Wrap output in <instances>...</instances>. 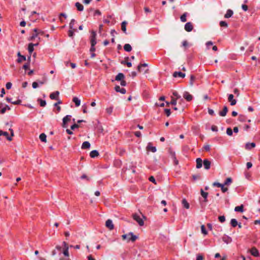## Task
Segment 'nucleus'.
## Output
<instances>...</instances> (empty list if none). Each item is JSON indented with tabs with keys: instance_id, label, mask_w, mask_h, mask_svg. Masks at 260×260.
Here are the masks:
<instances>
[{
	"instance_id": "1",
	"label": "nucleus",
	"mask_w": 260,
	"mask_h": 260,
	"mask_svg": "<svg viewBox=\"0 0 260 260\" xmlns=\"http://www.w3.org/2000/svg\"><path fill=\"white\" fill-rule=\"evenodd\" d=\"M121 237L123 240H126L127 242H128L130 241L134 242L138 239V237L134 235L132 232H130L128 234L123 235Z\"/></svg>"
},
{
	"instance_id": "2",
	"label": "nucleus",
	"mask_w": 260,
	"mask_h": 260,
	"mask_svg": "<svg viewBox=\"0 0 260 260\" xmlns=\"http://www.w3.org/2000/svg\"><path fill=\"white\" fill-rule=\"evenodd\" d=\"M133 217L135 220H136L139 225L143 226L144 225V221L142 218L137 214L133 215Z\"/></svg>"
},
{
	"instance_id": "3",
	"label": "nucleus",
	"mask_w": 260,
	"mask_h": 260,
	"mask_svg": "<svg viewBox=\"0 0 260 260\" xmlns=\"http://www.w3.org/2000/svg\"><path fill=\"white\" fill-rule=\"evenodd\" d=\"M96 32L94 31H92L91 32V46H95L96 44Z\"/></svg>"
},
{
	"instance_id": "4",
	"label": "nucleus",
	"mask_w": 260,
	"mask_h": 260,
	"mask_svg": "<svg viewBox=\"0 0 260 260\" xmlns=\"http://www.w3.org/2000/svg\"><path fill=\"white\" fill-rule=\"evenodd\" d=\"M228 101L230 103L231 106H234L237 103V101L234 99V95L232 94H229Z\"/></svg>"
},
{
	"instance_id": "5",
	"label": "nucleus",
	"mask_w": 260,
	"mask_h": 260,
	"mask_svg": "<svg viewBox=\"0 0 260 260\" xmlns=\"http://www.w3.org/2000/svg\"><path fill=\"white\" fill-rule=\"evenodd\" d=\"M106 226L110 230H112L114 229V224L112 220L109 219L106 221Z\"/></svg>"
},
{
	"instance_id": "6",
	"label": "nucleus",
	"mask_w": 260,
	"mask_h": 260,
	"mask_svg": "<svg viewBox=\"0 0 260 260\" xmlns=\"http://www.w3.org/2000/svg\"><path fill=\"white\" fill-rule=\"evenodd\" d=\"M71 118V115H67L64 117H63L62 119V126L63 127H67L66 123L70 121Z\"/></svg>"
},
{
	"instance_id": "7",
	"label": "nucleus",
	"mask_w": 260,
	"mask_h": 260,
	"mask_svg": "<svg viewBox=\"0 0 260 260\" xmlns=\"http://www.w3.org/2000/svg\"><path fill=\"white\" fill-rule=\"evenodd\" d=\"M184 29L188 32L191 31L193 29V26L191 22H187L185 24Z\"/></svg>"
},
{
	"instance_id": "8",
	"label": "nucleus",
	"mask_w": 260,
	"mask_h": 260,
	"mask_svg": "<svg viewBox=\"0 0 260 260\" xmlns=\"http://www.w3.org/2000/svg\"><path fill=\"white\" fill-rule=\"evenodd\" d=\"M183 98L186 100L187 101H190L192 99V96L189 93V92L185 91L184 92L183 94Z\"/></svg>"
},
{
	"instance_id": "9",
	"label": "nucleus",
	"mask_w": 260,
	"mask_h": 260,
	"mask_svg": "<svg viewBox=\"0 0 260 260\" xmlns=\"http://www.w3.org/2000/svg\"><path fill=\"white\" fill-rule=\"evenodd\" d=\"M59 94V92L58 91H56L54 92H52L50 94V98L52 100H57L58 99V96Z\"/></svg>"
},
{
	"instance_id": "10",
	"label": "nucleus",
	"mask_w": 260,
	"mask_h": 260,
	"mask_svg": "<svg viewBox=\"0 0 260 260\" xmlns=\"http://www.w3.org/2000/svg\"><path fill=\"white\" fill-rule=\"evenodd\" d=\"M228 112V107L226 106H224L223 107L222 111H220L219 113V114L220 116L224 117L226 116Z\"/></svg>"
},
{
	"instance_id": "11",
	"label": "nucleus",
	"mask_w": 260,
	"mask_h": 260,
	"mask_svg": "<svg viewBox=\"0 0 260 260\" xmlns=\"http://www.w3.org/2000/svg\"><path fill=\"white\" fill-rule=\"evenodd\" d=\"M115 90L117 92H120L122 94H125L126 93V90L125 89L123 88H120V87L118 85H116L115 87Z\"/></svg>"
},
{
	"instance_id": "12",
	"label": "nucleus",
	"mask_w": 260,
	"mask_h": 260,
	"mask_svg": "<svg viewBox=\"0 0 260 260\" xmlns=\"http://www.w3.org/2000/svg\"><path fill=\"white\" fill-rule=\"evenodd\" d=\"M173 76L174 77H179L182 78H183L185 77V74L183 73L180 72H174V73L173 74Z\"/></svg>"
},
{
	"instance_id": "13",
	"label": "nucleus",
	"mask_w": 260,
	"mask_h": 260,
	"mask_svg": "<svg viewBox=\"0 0 260 260\" xmlns=\"http://www.w3.org/2000/svg\"><path fill=\"white\" fill-rule=\"evenodd\" d=\"M203 165L205 169L206 170H208L210 168L211 162L209 160L206 159L203 161Z\"/></svg>"
},
{
	"instance_id": "14",
	"label": "nucleus",
	"mask_w": 260,
	"mask_h": 260,
	"mask_svg": "<svg viewBox=\"0 0 260 260\" xmlns=\"http://www.w3.org/2000/svg\"><path fill=\"white\" fill-rule=\"evenodd\" d=\"M251 254L254 256H258L259 255L258 251L255 247H252L250 250Z\"/></svg>"
},
{
	"instance_id": "15",
	"label": "nucleus",
	"mask_w": 260,
	"mask_h": 260,
	"mask_svg": "<svg viewBox=\"0 0 260 260\" xmlns=\"http://www.w3.org/2000/svg\"><path fill=\"white\" fill-rule=\"evenodd\" d=\"M2 135L5 136L7 138V139L8 140H9L10 141H12V139L11 137L9 136V134L7 132L0 131V136H2Z\"/></svg>"
},
{
	"instance_id": "16",
	"label": "nucleus",
	"mask_w": 260,
	"mask_h": 260,
	"mask_svg": "<svg viewBox=\"0 0 260 260\" xmlns=\"http://www.w3.org/2000/svg\"><path fill=\"white\" fill-rule=\"evenodd\" d=\"M124 75L123 73H118L116 76L115 77V80L116 81H120V80H122L123 79H124Z\"/></svg>"
},
{
	"instance_id": "17",
	"label": "nucleus",
	"mask_w": 260,
	"mask_h": 260,
	"mask_svg": "<svg viewBox=\"0 0 260 260\" xmlns=\"http://www.w3.org/2000/svg\"><path fill=\"white\" fill-rule=\"evenodd\" d=\"M222 240L226 244H229L232 242V238L228 236L224 235L222 237Z\"/></svg>"
},
{
	"instance_id": "18",
	"label": "nucleus",
	"mask_w": 260,
	"mask_h": 260,
	"mask_svg": "<svg viewBox=\"0 0 260 260\" xmlns=\"http://www.w3.org/2000/svg\"><path fill=\"white\" fill-rule=\"evenodd\" d=\"M38 44H34L32 43H30L28 45V51L29 52V53H30V54H31V53L33 52L34 49V46H37L38 45Z\"/></svg>"
},
{
	"instance_id": "19",
	"label": "nucleus",
	"mask_w": 260,
	"mask_h": 260,
	"mask_svg": "<svg viewBox=\"0 0 260 260\" xmlns=\"http://www.w3.org/2000/svg\"><path fill=\"white\" fill-rule=\"evenodd\" d=\"M255 147V144L254 143H247L245 145V148L248 150H250Z\"/></svg>"
},
{
	"instance_id": "20",
	"label": "nucleus",
	"mask_w": 260,
	"mask_h": 260,
	"mask_svg": "<svg viewBox=\"0 0 260 260\" xmlns=\"http://www.w3.org/2000/svg\"><path fill=\"white\" fill-rule=\"evenodd\" d=\"M197 166L196 167L198 169H200L202 167L203 161L201 158H198L196 159Z\"/></svg>"
},
{
	"instance_id": "21",
	"label": "nucleus",
	"mask_w": 260,
	"mask_h": 260,
	"mask_svg": "<svg viewBox=\"0 0 260 260\" xmlns=\"http://www.w3.org/2000/svg\"><path fill=\"white\" fill-rule=\"evenodd\" d=\"M17 55L19 56V58L17 59V62L20 63L22 61H24L26 60V57L25 56L21 55L20 52H19L17 54Z\"/></svg>"
},
{
	"instance_id": "22",
	"label": "nucleus",
	"mask_w": 260,
	"mask_h": 260,
	"mask_svg": "<svg viewBox=\"0 0 260 260\" xmlns=\"http://www.w3.org/2000/svg\"><path fill=\"white\" fill-rule=\"evenodd\" d=\"M90 147V144L88 141H85L82 143V149H89Z\"/></svg>"
},
{
	"instance_id": "23",
	"label": "nucleus",
	"mask_w": 260,
	"mask_h": 260,
	"mask_svg": "<svg viewBox=\"0 0 260 260\" xmlns=\"http://www.w3.org/2000/svg\"><path fill=\"white\" fill-rule=\"evenodd\" d=\"M182 204L185 208L187 209L189 208V204L187 202V200L185 199H183L182 200Z\"/></svg>"
},
{
	"instance_id": "24",
	"label": "nucleus",
	"mask_w": 260,
	"mask_h": 260,
	"mask_svg": "<svg viewBox=\"0 0 260 260\" xmlns=\"http://www.w3.org/2000/svg\"><path fill=\"white\" fill-rule=\"evenodd\" d=\"M127 24V22L126 21H124L121 23V30L123 31V32L125 34H126V26Z\"/></svg>"
},
{
	"instance_id": "25",
	"label": "nucleus",
	"mask_w": 260,
	"mask_h": 260,
	"mask_svg": "<svg viewBox=\"0 0 260 260\" xmlns=\"http://www.w3.org/2000/svg\"><path fill=\"white\" fill-rule=\"evenodd\" d=\"M201 194L202 196L204 199V202H207V197H208V193L207 192L204 191L202 189H201Z\"/></svg>"
},
{
	"instance_id": "26",
	"label": "nucleus",
	"mask_w": 260,
	"mask_h": 260,
	"mask_svg": "<svg viewBox=\"0 0 260 260\" xmlns=\"http://www.w3.org/2000/svg\"><path fill=\"white\" fill-rule=\"evenodd\" d=\"M99 153L98 151L94 150H92L90 152V156L92 158H94L95 157H96L99 156Z\"/></svg>"
},
{
	"instance_id": "27",
	"label": "nucleus",
	"mask_w": 260,
	"mask_h": 260,
	"mask_svg": "<svg viewBox=\"0 0 260 260\" xmlns=\"http://www.w3.org/2000/svg\"><path fill=\"white\" fill-rule=\"evenodd\" d=\"M75 6L76 7V8L78 11H83V8H84L83 6L80 3H79V2L76 3Z\"/></svg>"
},
{
	"instance_id": "28",
	"label": "nucleus",
	"mask_w": 260,
	"mask_h": 260,
	"mask_svg": "<svg viewBox=\"0 0 260 260\" xmlns=\"http://www.w3.org/2000/svg\"><path fill=\"white\" fill-rule=\"evenodd\" d=\"M243 208H244V206L243 205H241L239 206H236L235 208V211L236 212H243L244 211Z\"/></svg>"
},
{
	"instance_id": "29",
	"label": "nucleus",
	"mask_w": 260,
	"mask_h": 260,
	"mask_svg": "<svg viewBox=\"0 0 260 260\" xmlns=\"http://www.w3.org/2000/svg\"><path fill=\"white\" fill-rule=\"evenodd\" d=\"M123 48L124 50L127 52H130L132 49L131 46L129 44H125Z\"/></svg>"
},
{
	"instance_id": "30",
	"label": "nucleus",
	"mask_w": 260,
	"mask_h": 260,
	"mask_svg": "<svg viewBox=\"0 0 260 260\" xmlns=\"http://www.w3.org/2000/svg\"><path fill=\"white\" fill-rule=\"evenodd\" d=\"M73 101L75 103L76 107H79L80 105V100L77 97H74Z\"/></svg>"
},
{
	"instance_id": "31",
	"label": "nucleus",
	"mask_w": 260,
	"mask_h": 260,
	"mask_svg": "<svg viewBox=\"0 0 260 260\" xmlns=\"http://www.w3.org/2000/svg\"><path fill=\"white\" fill-rule=\"evenodd\" d=\"M39 138L41 140V141L44 142H46L47 139H46V135L44 133H42L40 134L39 136Z\"/></svg>"
},
{
	"instance_id": "32",
	"label": "nucleus",
	"mask_w": 260,
	"mask_h": 260,
	"mask_svg": "<svg viewBox=\"0 0 260 260\" xmlns=\"http://www.w3.org/2000/svg\"><path fill=\"white\" fill-rule=\"evenodd\" d=\"M196 77L193 75H191L189 80V85L192 86L194 81L196 80Z\"/></svg>"
},
{
	"instance_id": "33",
	"label": "nucleus",
	"mask_w": 260,
	"mask_h": 260,
	"mask_svg": "<svg viewBox=\"0 0 260 260\" xmlns=\"http://www.w3.org/2000/svg\"><path fill=\"white\" fill-rule=\"evenodd\" d=\"M75 22V20L74 19H72L70 23V29H73V30H77V28L76 27H74V24Z\"/></svg>"
},
{
	"instance_id": "34",
	"label": "nucleus",
	"mask_w": 260,
	"mask_h": 260,
	"mask_svg": "<svg viewBox=\"0 0 260 260\" xmlns=\"http://www.w3.org/2000/svg\"><path fill=\"white\" fill-rule=\"evenodd\" d=\"M167 106H169V104H171L173 105H176L177 104V99L172 97V100L170 103L166 102Z\"/></svg>"
},
{
	"instance_id": "35",
	"label": "nucleus",
	"mask_w": 260,
	"mask_h": 260,
	"mask_svg": "<svg viewBox=\"0 0 260 260\" xmlns=\"http://www.w3.org/2000/svg\"><path fill=\"white\" fill-rule=\"evenodd\" d=\"M232 182V179L231 177H228L226 179L223 184L224 185H229Z\"/></svg>"
},
{
	"instance_id": "36",
	"label": "nucleus",
	"mask_w": 260,
	"mask_h": 260,
	"mask_svg": "<svg viewBox=\"0 0 260 260\" xmlns=\"http://www.w3.org/2000/svg\"><path fill=\"white\" fill-rule=\"evenodd\" d=\"M231 224L233 227L235 228L236 226H237L238 222L236 219L233 218V219H232L231 220Z\"/></svg>"
},
{
	"instance_id": "37",
	"label": "nucleus",
	"mask_w": 260,
	"mask_h": 260,
	"mask_svg": "<svg viewBox=\"0 0 260 260\" xmlns=\"http://www.w3.org/2000/svg\"><path fill=\"white\" fill-rule=\"evenodd\" d=\"M147 149L148 150L152 151V152H155L156 151V149L155 147L150 146V144L147 147Z\"/></svg>"
},
{
	"instance_id": "38",
	"label": "nucleus",
	"mask_w": 260,
	"mask_h": 260,
	"mask_svg": "<svg viewBox=\"0 0 260 260\" xmlns=\"http://www.w3.org/2000/svg\"><path fill=\"white\" fill-rule=\"evenodd\" d=\"M10 108L8 105H6L2 109L0 110V114H4L7 110H10Z\"/></svg>"
},
{
	"instance_id": "39",
	"label": "nucleus",
	"mask_w": 260,
	"mask_h": 260,
	"mask_svg": "<svg viewBox=\"0 0 260 260\" xmlns=\"http://www.w3.org/2000/svg\"><path fill=\"white\" fill-rule=\"evenodd\" d=\"M234 12L233 10L231 9H228L224 16H232Z\"/></svg>"
},
{
	"instance_id": "40",
	"label": "nucleus",
	"mask_w": 260,
	"mask_h": 260,
	"mask_svg": "<svg viewBox=\"0 0 260 260\" xmlns=\"http://www.w3.org/2000/svg\"><path fill=\"white\" fill-rule=\"evenodd\" d=\"M38 101L40 102V104L41 107H45L46 105V102L45 100H43L41 99H38Z\"/></svg>"
},
{
	"instance_id": "41",
	"label": "nucleus",
	"mask_w": 260,
	"mask_h": 260,
	"mask_svg": "<svg viewBox=\"0 0 260 260\" xmlns=\"http://www.w3.org/2000/svg\"><path fill=\"white\" fill-rule=\"evenodd\" d=\"M148 66V64L144 63H141L138 66V70L139 72L141 71V68L142 67H147Z\"/></svg>"
},
{
	"instance_id": "42",
	"label": "nucleus",
	"mask_w": 260,
	"mask_h": 260,
	"mask_svg": "<svg viewBox=\"0 0 260 260\" xmlns=\"http://www.w3.org/2000/svg\"><path fill=\"white\" fill-rule=\"evenodd\" d=\"M172 156L173 157V159H174V164L175 165H177L178 164V160L177 159L174 152L172 153Z\"/></svg>"
},
{
	"instance_id": "43",
	"label": "nucleus",
	"mask_w": 260,
	"mask_h": 260,
	"mask_svg": "<svg viewBox=\"0 0 260 260\" xmlns=\"http://www.w3.org/2000/svg\"><path fill=\"white\" fill-rule=\"evenodd\" d=\"M61 104V101L60 100H59L57 103H56L54 104V106L55 107H57V110L58 112H59L60 111L61 108L60 106H58V104Z\"/></svg>"
},
{
	"instance_id": "44",
	"label": "nucleus",
	"mask_w": 260,
	"mask_h": 260,
	"mask_svg": "<svg viewBox=\"0 0 260 260\" xmlns=\"http://www.w3.org/2000/svg\"><path fill=\"white\" fill-rule=\"evenodd\" d=\"M240 121L243 122L246 120V117L244 115H240L238 118Z\"/></svg>"
},
{
	"instance_id": "45",
	"label": "nucleus",
	"mask_w": 260,
	"mask_h": 260,
	"mask_svg": "<svg viewBox=\"0 0 260 260\" xmlns=\"http://www.w3.org/2000/svg\"><path fill=\"white\" fill-rule=\"evenodd\" d=\"M219 24L221 27H228L227 22L224 21H221L219 23Z\"/></svg>"
},
{
	"instance_id": "46",
	"label": "nucleus",
	"mask_w": 260,
	"mask_h": 260,
	"mask_svg": "<svg viewBox=\"0 0 260 260\" xmlns=\"http://www.w3.org/2000/svg\"><path fill=\"white\" fill-rule=\"evenodd\" d=\"M173 95L176 97L175 99H179L181 98V96L176 91H173Z\"/></svg>"
},
{
	"instance_id": "47",
	"label": "nucleus",
	"mask_w": 260,
	"mask_h": 260,
	"mask_svg": "<svg viewBox=\"0 0 260 260\" xmlns=\"http://www.w3.org/2000/svg\"><path fill=\"white\" fill-rule=\"evenodd\" d=\"M226 134L229 136H232L233 135V131L231 128H230V127L227 128Z\"/></svg>"
},
{
	"instance_id": "48",
	"label": "nucleus",
	"mask_w": 260,
	"mask_h": 260,
	"mask_svg": "<svg viewBox=\"0 0 260 260\" xmlns=\"http://www.w3.org/2000/svg\"><path fill=\"white\" fill-rule=\"evenodd\" d=\"M201 231H202V233L203 234H204V235L207 234V231H206L204 225H201Z\"/></svg>"
},
{
	"instance_id": "49",
	"label": "nucleus",
	"mask_w": 260,
	"mask_h": 260,
	"mask_svg": "<svg viewBox=\"0 0 260 260\" xmlns=\"http://www.w3.org/2000/svg\"><path fill=\"white\" fill-rule=\"evenodd\" d=\"M106 112H107L108 114L110 115V114H112V111H113V108H112V107H109V108H107L106 109Z\"/></svg>"
},
{
	"instance_id": "50",
	"label": "nucleus",
	"mask_w": 260,
	"mask_h": 260,
	"mask_svg": "<svg viewBox=\"0 0 260 260\" xmlns=\"http://www.w3.org/2000/svg\"><path fill=\"white\" fill-rule=\"evenodd\" d=\"M222 184L220 183H218V182H214L213 184H212V185L213 186H216V187H222Z\"/></svg>"
},
{
	"instance_id": "51",
	"label": "nucleus",
	"mask_w": 260,
	"mask_h": 260,
	"mask_svg": "<svg viewBox=\"0 0 260 260\" xmlns=\"http://www.w3.org/2000/svg\"><path fill=\"white\" fill-rule=\"evenodd\" d=\"M68 250H69V249H67V248L63 249V254L66 256H69V253Z\"/></svg>"
},
{
	"instance_id": "52",
	"label": "nucleus",
	"mask_w": 260,
	"mask_h": 260,
	"mask_svg": "<svg viewBox=\"0 0 260 260\" xmlns=\"http://www.w3.org/2000/svg\"><path fill=\"white\" fill-rule=\"evenodd\" d=\"M76 30H73V29H71L68 32V35L70 37H72L74 35V31H76Z\"/></svg>"
},
{
	"instance_id": "53",
	"label": "nucleus",
	"mask_w": 260,
	"mask_h": 260,
	"mask_svg": "<svg viewBox=\"0 0 260 260\" xmlns=\"http://www.w3.org/2000/svg\"><path fill=\"white\" fill-rule=\"evenodd\" d=\"M218 219L221 222H223L225 220V218L224 216H219L218 217Z\"/></svg>"
},
{
	"instance_id": "54",
	"label": "nucleus",
	"mask_w": 260,
	"mask_h": 260,
	"mask_svg": "<svg viewBox=\"0 0 260 260\" xmlns=\"http://www.w3.org/2000/svg\"><path fill=\"white\" fill-rule=\"evenodd\" d=\"M12 87V83L11 82H7L6 85V87L7 89H10Z\"/></svg>"
},
{
	"instance_id": "55",
	"label": "nucleus",
	"mask_w": 260,
	"mask_h": 260,
	"mask_svg": "<svg viewBox=\"0 0 260 260\" xmlns=\"http://www.w3.org/2000/svg\"><path fill=\"white\" fill-rule=\"evenodd\" d=\"M165 112L167 115V116L168 117L171 114V111H170V109H166L165 110Z\"/></svg>"
},
{
	"instance_id": "56",
	"label": "nucleus",
	"mask_w": 260,
	"mask_h": 260,
	"mask_svg": "<svg viewBox=\"0 0 260 260\" xmlns=\"http://www.w3.org/2000/svg\"><path fill=\"white\" fill-rule=\"evenodd\" d=\"M47 82V78L46 77H44L43 79L41 81H39V83L41 85L44 84Z\"/></svg>"
},
{
	"instance_id": "57",
	"label": "nucleus",
	"mask_w": 260,
	"mask_h": 260,
	"mask_svg": "<svg viewBox=\"0 0 260 260\" xmlns=\"http://www.w3.org/2000/svg\"><path fill=\"white\" fill-rule=\"evenodd\" d=\"M21 103V101L20 100H18L14 102H12V104L14 105H19Z\"/></svg>"
},
{
	"instance_id": "58",
	"label": "nucleus",
	"mask_w": 260,
	"mask_h": 260,
	"mask_svg": "<svg viewBox=\"0 0 260 260\" xmlns=\"http://www.w3.org/2000/svg\"><path fill=\"white\" fill-rule=\"evenodd\" d=\"M149 180L154 184H156L155 178L153 176H150L149 178Z\"/></svg>"
},
{
	"instance_id": "59",
	"label": "nucleus",
	"mask_w": 260,
	"mask_h": 260,
	"mask_svg": "<svg viewBox=\"0 0 260 260\" xmlns=\"http://www.w3.org/2000/svg\"><path fill=\"white\" fill-rule=\"evenodd\" d=\"M234 92L236 94L237 96H239L240 95V92L239 90L237 88H235L234 90Z\"/></svg>"
},
{
	"instance_id": "60",
	"label": "nucleus",
	"mask_w": 260,
	"mask_h": 260,
	"mask_svg": "<svg viewBox=\"0 0 260 260\" xmlns=\"http://www.w3.org/2000/svg\"><path fill=\"white\" fill-rule=\"evenodd\" d=\"M29 67V63H26L25 64H24L23 66V68L24 70H25L28 69Z\"/></svg>"
},
{
	"instance_id": "61",
	"label": "nucleus",
	"mask_w": 260,
	"mask_h": 260,
	"mask_svg": "<svg viewBox=\"0 0 260 260\" xmlns=\"http://www.w3.org/2000/svg\"><path fill=\"white\" fill-rule=\"evenodd\" d=\"M79 125H78V124H73V125H72L71 126V129L74 130V129H75V128H78V127H79Z\"/></svg>"
},
{
	"instance_id": "62",
	"label": "nucleus",
	"mask_w": 260,
	"mask_h": 260,
	"mask_svg": "<svg viewBox=\"0 0 260 260\" xmlns=\"http://www.w3.org/2000/svg\"><path fill=\"white\" fill-rule=\"evenodd\" d=\"M211 130L213 132H217L218 131V128L215 125H212L211 126Z\"/></svg>"
},
{
	"instance_id": "63",
	"label": "nucleus",
	"mask_w": 260,
	"mask_h": 260,
	"mask_svg": "<svg viewBox=\"0 0 260 260\" xmlns=\"http://www.w3.org/2000/svg\"><path fill=\"white\" fill-rule=\"evenodd\" d=\"M208 113L210 115H215L214 111L212 109H208Z\"/></svg>"
},
{
	"instance_id": "64",
	"label": "nucleus",
	"mask_w": 260,
	"mask_h": 260,
	"mask_svg": "<svg viewBox=\"0 0 260 260\" xmlns=\"http://www.w3.org/2000/svg\"><path fill=\"white\" fill-rule=\"evenodd\" d=\"M242 9L244 11H246L248 10V7L247 5L243 4L242 5Z\"/></svg>"
}]
</instances>
